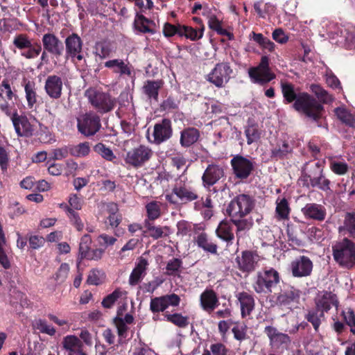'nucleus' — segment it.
Wrapping results in <instances>:
<instances>
[{"mask_svg":"<svg viewBox=\"0 0 355 355\" xmlns=\"http://www.w3.org/2000/svg\"><path fill=\"white\" fill-rule=\"evenodd\" d=\"M305 318L311 323L315 331H317L322 321L324 319V313L315 308V309L309 311Z\"/></svg>","mask_w":355,"mask_h":355,"instance_id":"nucleus-42","label":"nucleus"},{"mask_svg":"<svg viewBox=\"0 0 355 355\" xmlns=\"http://www.w3.org/2000/svg\"><path fill=\"white\" fill-rule=\"evenodd\" d=\"M148 265L149 262L144 257V254L137 259L135 266L129 277L128 282L130 286H136L143 279L146 275Z\"/></svg>","mask_w":355,"mask_h":355,"instance_id":"nucleus-19","label":"nucleus"},{"mask_svg":"<svg viewBox=\"0 0 355 355\" xmlns=\"http://www.w3.org/2000/svg\"><path fill=\"white\" fill-rule=\"evenodd\" d=\"M66 46V55H76L77 53H81L83 49V41L81 38L76 34L72 33L69 35L64 41Z\"/></svg>","mask_w":355,"mask_h":355,"instance_id":"nucleus-30","label":"nucleus"},{"mask_svg":"<svg viewBox=\"0 0 355 355\" xmlns=\"http://www.w3.org/2000/svg\"><path fill=\"white\" fill-rule=\"evenodd\" d=\"M224 176L223 167L216 164H209L205 171L202 180L203 185L209 188L218 182Z\"/></svg>","mask_w":355,"mask_h":355,"instance_id":"nucleus-21","label":"nucleus"},{"mask_svg":"<svg viewBox=\"0 0 355 355\" xmlns=\"http://www.w3.org/2000/svg\"><path fill=\"white\" fill-rule=\"evenodd\" d=\"M309 182L313 187H317L324 191L330 190V181L324 176L323 172L310 179Z\"/></svg>","mask_w":355,"mask_h":355,"instance_id":"nucleus-44","label":"nucleus"},{"mask_svg":"<svg viewBox=\"0 0 355 355\" xmlns=\"http://www.w3.org/2000/svg\"><path fill=\"white\" fill-rule=\"evenodd\" d=\"M292 274L295 277L309 276L313 270V263L305 256H300L291 263Z\"/></svg>","mask_w":355,"mask_h":355,"instance_id":"nucleus-15","label":"nucleus"},{"mask_svg":"<svg viewBox=\"0 0 355 355\" xmlns=\"http://www.w3.org/2000/svg\"><path fill=\"white\" fill-rule=\"evenodd\" d=\"M248 74L251 80L254 83L264 85L275 78L269 67V58L267 56H263L261 62L257 67H251L248 70Z\"/></svg>","mask_w":355,"mask_h":355,"instance_id":"nucleus-6","label":"nucleus"},{"mask_svg":"<svg viewBox=\"0 0 355 355\" xmlns=\"http://www.w3.org/2000/svg\"><path fill=\"white\" fill-rule=\"evenodd\" d=\"M63 348L69 353L73 352L79 348H82V341L76 336L69 335L63 338L62 342Z\"/></svg>","mask_w":355,"mask_h":355,"instance_id":"nucleus-41","label":"nucleus"},{"mask_svg":"<svg viewBox=\"0 0 355 355\" xmlns=\"http://www.w3.org/2000/svg\"><path fill=\"white\" fill-rule=\"evenodd\" d=\"M47 317L50 321L59 326L61 328L62 331L66 332L69 329L70 324L68 320L63 318H59L58 316L52 313H49Z\"/></svg>","mask_w":355,"mask_h":355,"instance_id":"nucleus-61","label":"nucleus"},{"mask_svg":"<svg viewBox=\"0 0 355 355\" xmlns=\"http://www.w3.org/2000/svg\"><path fill=\"white\" fill-rule=\"evenodd\" d=\"M172 132L171 121L164 119L154 125L152 142L155 144H160L169 139L172 136Z\"/></svg>","mask_w":355,"mask_h":355,"instance_id":"nucleus-14","label":"nucleus"},{"mask_svg":"<svg viewBox=\"0 0 355 355\" xmlns=\"http://www.w3.org/2000/svg\"><path fill=\"white\" fill-rule=\"evenodd\" d=\"M69 272V266L66 263H62L55 275V279L58 283H62L67 279Z\"/></svg>","mask_w":355,"mask_h":355,"instance_id":"nucleus-62","label":"nucleus"},{"mask_svg":"<svg viewBox=\"0 0 355 355\" xmlns=\"http://www.w3.org/2000/svg\"><path fill=\"white\" fill-rule=\"evenodd\" d=\"M205 29V28L204 25H202L201 27H199L198 30L191 26H180L179 35L184 36L191 41H196L203 37Z\"/></svg>","mask_w":355,"mask_h":355,"instance_id":"nucleus-37","label":"nucleus"},{"mask_svg":"<svg viewBox=\"0 0 355 355\" xmlns=\"http://www.w3.org/2000/svg\"><path fill=\"white\" fill-rule=\"evenodd\" d=\"M147 218L150 221L159 218L161 216V203L157 201H151L146 205Z\"/></svg>","mask_w":355,"mask_h":355,"instance_id":"nucleus-43","label":"nucleus"},{"mask_svg":"<svg viewBox=\"0 0 355 355\" xmlns=\"http://www.w3.org/2000/svg\"><path fill=\"white\" fill-rule=\"evenodd\" d=\"M134 24L135 29L140 33H148L150 34L155 33V30L154 29V26H155V22L147 19L144 15H137L135 19Z\"/></svg>","mask_w":355,"mask_h":355,"instance_id":"nucleus-32","label":"nucleus"},{"mask_svg":"<svg viewBox=\"0 0 355 355\" xmlns=\"http://www.w3.org/2000/svg\"><path fill=\"white\" fill-rule=\"evenodd\" d=\"M144 226L146 228V231L144 232H148L149 236L154 240L167 236L169 234V228L167 226H156L149 219L144 220Z\"/></svg>","mask_w":355,"mask_h":355,"instance_id":"nucleus-29","label":"nucleus"},{"mask_svg":"<svg viewBox=\"0 0 355 355\" xmlns=\"http://www.w3.org/2000/svg\"><path fill=\"white\" fill-rule=\"evenodd\" d=\"M235 326L232 328L234 337L238 340H243L246 337L247 327L244 323L234 322Z\"/></svg>","mask_w":355,"mask_h":355,"instance_id":"nucleus-60","label":"nucleus"},{"mask_svg":"<svg viewBox=\"0 0 355 355\" xmlns=\"http://www.w3.org/2000/svg\"><path fill=\"white\" fill-rule=\"evenodd\" d=\"M281 87L283 96L288 103L295 101L293 107L296 110L302 112L314 120L320 117L323 107L315 98L306 93H302L297 96L293 85L291 83H282Z\"/></svg>","mask_w":355,"mask_h":355,"instance_id":"nucleus-1","label":"nucleus"},{"mask_svg":"<svg viewBox=\"0 0 355 355\" xmlns=\"http://www.w3.org/2000/svg\"><path fill=\"white\" fill-rule=\"evenodd\" d=\"M94 150L107 161H112L116 158L112 150L102 143L96 144Z\"/></svg>","mask_w":355,"mask_h":355,"instance_id":"nucleus-51","label":"nucleus"},{"mask_svg":"<svg viewBox=\"0 0 355 355\" xmlns=\"http://www.w3.org/2000/svg\"><path fill=\"white\" fill-rule=\"evenodd\" d=\"M302 213L306 219L322 221L325 219L327 211L322 205L308 203L302 209Z\"/></svg>","mask_w":355,"mask_h":355,"instance_id":"nucleus-25","label":"nucleus"},{"mask_svg":"<svg viewBox=\"0 0 355 355\" xmlns=\"http://www.w3.org/2000/svg\"><path fill=\"white\" fill-rule=\"evenodd\" d=\"M200 304L205 311H212L218 305L216 293L211 290L205 291L200 295Z\"/></svg>","mask_w":355,"mask_h":355,"instance_id":"nucleus-31","label":"nucleus"},{"mask_svg":"<svg viewBox=\"0 0 355 355\" xmlns=\"http://www.w3.org/2000/svg\"><path fill=\"white\" fill-rule=\"evenodd\" d=\"M165 317L166 318L167 321L180 328H184L189 324L188 317L183 316L180 313L166 314Z\"/></svg>","mask_w":355,"mask_h":355,"instance_id":"nucleus-50","label":"nucleus"},{"mask_svg":"<svg viewBox=\"0 0 355 355\" xmlns=\"http://www.w3.org/2000/svg\"><path fill=\"white\" fill-rule=\"evenodd\" d=\"M62 78L56 75H51L46 79L44 90L51 98L58 99L62 96Z\"/></svg>","mask_w":355,"mask_h":355,"instance_id":"nucleus-23","label":"nucleus"},{"mask_svg":"<svg viewBox=\"0 0 355 355\" xmlns=\"http://www.w3.org/2000/svg\"><path fill=\"white\" fill-rule=\"evenodd\" d=\"M264 333L269 339L270 346L275 351L282 352L287 349L291 345V340L288 335L280 332L273 326H266Z\"/></svg>","mask_w":355,"mask_h":355,"instance_id":"nucleus-8","label":"nucleus"},{"mask_svg":"<svg viewBox=\"0 0 355 355\" xmlns=\"http://www.w3.org/2000/svg\"><path fill=\"white\" fill-rule=\"evenodd\" d=\"M346 324L350 327L352 333L355 334V313L352 309H347L342 312Z\"/></svg>","mask_w":355,"mask_h":355,"instance_id":"nucleus-59","label":"nucleus"},{"mask_svg":"<svg viewBox=\"0 0 355 355\" xmlns=\"http://www.w3.org/2000/svg\"><path fill=\"white\" fill-rule=\"evenodd\" d=\"M123 291L119 289H116L113 293L106 296L103 302L102 305L107 309L111 308L117 300L123 295Z\"/></svg>","mask_w":355,"mask_h":355,"instance_id":"nucleus-56","label":"nucleus"},{"mask_svg":"<svg viewBox=\"0 0 355 355\" xmlns=\"http://www.w3.org/2000/svg\"><path fill=\"white\" fill-rule=\"evenodd\" d=\"M34 326L40 333L47 334L50 336H54L57 332L56 329L44 319L35 320Z\"/></svg>","mask_w":355,"mask_h":355,"instance_id":"nucleus-46","label":"nucleus"},{"mask_svg":"<svg viewBox=\"0 0 355 355\" xmlns=\"http://www.w3.org/2000/svg\"><path fill=\"white\" fill-rule=\"evenodd\" d=\"M180 302V297L176 294L166 295L151 299L150 309L153 312H162L170 306H177Z\"/></svg>","mask_w":355,"mask_h":355,"instance_id":"nucleus-12","label":"nucleus"},{"mask_svg":"<svg viewBox=\"0 0 355 355\" xmlns=\"http://www.w3.org/2000/svg\"><path fill=\"white\" fill-rule=\"evenodd\" d=\"M162 85L161 80H147L142 87L143 92L149 99L157 101L158 92Z\"/></svg>","mask_w":355,"mask_h":355,"instance_id":"nucleus-35","label":"nucleus"},{"mask_svg":"<svg viewBox=\"0 0 355 355\" xmlns=\"http://www.w3.org/2000/svg\"><path fill=\"white\" fill-rule=\"evenodd\" d=\"M334 260L347 269L355 266V243L348 239H343L333 246Z\"/></svg>","mask_w":355,"mask_h":355,"instance_id":"nucleus-2","label":"nucleus"},{"mask_svg":"<svg viewBox=\"0 0 355 355\" xmlns=\"http://www.w3.org/2000/svg\"><path fill=\"white\" fill-rule=\"evenodd\" d=\"M324 160L306 162L302 168V173L305 181L308 182L310 179L315 177V175L321 174V172L324 171Z\"/></svg>","mask_w":355,"mask_h":355,"instance_id":"nucleus-27","label":"nucleus"},{"mask_svg":"<svg viewBox=\"0 0 355 355\" xmlns=\"http://www.w3.org/2000/svg\"><path fill=\"white\" fill-rule=\"evenodd\" d=\"M337 118L344 124L355 128V115L350 113L345 107L341 106L334 109Z\"/></svg>","mask_w":355,"mask_h":355,"instance_id":"nucleus-38","label":"nucleus"},{"mask_svg":"<svg viewBox=\"0 0 355 355\" xmlns=\"http://www.w3.org/2000/svg\"><path fill=\"white\" fill-rule=\"evenodd\" d=\"M90 151V144L87 141L69 146V154L76 157H86L89 154Z\"/></svg>","mask_w":355,"mask_h":355,"instance_id":"nucleus-39","label":"nucleus"},{"mask_svg":"<svg viewBox=\"0 0 355 355\" xmlns=\"http://www.w3.org/2000/svg\"><path fill=\"white\" fill-rule=\"evenodd\" d=\"M276 217L278 220L287 219L290 213V208L287 200L284 198H278L276 201Z\"/></svg>","mask_w":355,"mask_h":355,"instance_id":"nucleus-40","label":"nucleus"},{"mask_svg":"<svg viewBox=\"0 0 355 355\" xmlns=\"http://www.w3.org/2000/svg\"><path fill=\"white\" fill-rule=\"evenodd\" d=\"M24 87L27 106L29 109L32 110L35 107L37 102L35 83L33 81L25 80Z\"/></svg>","mask_w":355,"mask_h":355,"instance_id":"nucleus-33","label":"nucleus"},{"mask_svg":"<svg viewBox=\"0 0 355 355\" xmlns=\"http://www.w3.org/2000/svg\"><path fill=\"white\" fill-rule=\"evenodd\" d=\"M312 92L315 94L320 101L324 103H328L333 101V97L327 93L322 87L318 85H312L311 86Z\"/></svg>","mask_w":355,"mask_h":355,"instance_id":"nucleus-49","label":"nucleus"},{"mask_svg":"<svg viewBox=\"0 0 355 355\" xmlns=\"http://www.w3.org/2000/svg\"><path fill=\"white\" fill-rule=\"evenodd\" d=\"M245 134L247 137L248 144L257 141L261 137V132L259 127L255 124L249 125L245 130Z\"/></svg>","mask_w":355,"mask_h":355,"instance_id":"nucleus-47","label":"nucleus"},{"mask_svg":"<svg viewBox=\"0 0 355 355\" xmlns=\"http://www.w3.org/2000/svg\"><path fill=\"white\" fill-rule=\"evenodd\" d=\"M182 262L180 259L174 258L170 260L166 267V273L168 275H178L182 267Z\"/></svg>","mask_w":355,"mask_h":355,"instance_id":"nucleus-55","label":"nucleus"},{"mask_svg":"<svg viewBox=\"0 0 355 355\" xmlns=\"http://www.w3.org/2000/svg\"><path fill=\"white\" fill-rule=\"evenodd\" d=\"M69 220V223L73 226L77 231L80 232L84 229V223L78 213L75 211H69V214L67 216Z\"/></svg>","mask_w":355,"mask_h":355,"instance_id":"nucleus-57","label":"nucleus"},{"mask_svg":"<svg viewBox=\"0 0 355 355\" xmlns=\"http://www.w3.org/2000/svg\"><path fill=\"white\" fill-rule=\"evenodd\" d=\"M231 221L236 227V236L237 238V243H239L242 238H243L248 231L253 225V220L251 218L238 217L231 218Z\"/></svg>","mask_w":355,"mask_h":355,"instance_id":"nucleus-28","label":"nucleus"},{"mask_svg":"<svg viewBox=\"0 0 355 355\" xmlns=\"http://www.w3.org/2000/svg\"><path fill=\"white\" fill-rule=\"evenodd\" d=\"M216 233L218 237L227 242L232 241L234 238L232 225L227 220H223L219 223Z\"/></svg>","mask_w":355,"mask_h":355,"instance_id":"nucleus-36","label":"nucleus"},{"mask_svg":"<svg viewBox=\"0 0 355 355\" xmlns=\"http://www.w3.org/2000/svg\"><path fill=\"white\" fill-rule=\"evenodd\" d=\"M85 96L88 98L91 104L101 113L110 112L116 104L115 98L109 94L101 92L94 89H89L85 92Z\"/></svg>","mask_w":355,"mask_h":355,"instance_id":"nucleus-5","label":"nucleus"},{"mask_svg":"<svg viewBox=\"0 0 355 355\" xmlns=\"http://www.w3.org/2000/svg\"><path fill=\"white\" fill-rule=\"evenodd\" d=\"M315 308L322 313L327 312L332 306L338 307V301L335 294L331 292H320L315 298Z\"/></svg>","mask_w":355,"mask_h":355,"instance_id":"nucleus-22","label":"nucleus"},{"mask_svg":"<svg viewBox=\"0 0 355 355\" xmlns=\"http://www.w3.org/2000/svg\"><path fill=\"white\" fill-rule=\"evenodd\" d=\"M198 245L204 250L215 254L217 252V246L216 244L208 240L207 236L205 233L200 234L196 239Z\"/></svg>","mask_w":355,"mask_h":355,"instance_id":"nucleus-45","label":"nucleus"},{"mask_svg":"<svg viewBox=\"0 0 355 355\" xmlns=\"http://www.w3.org/2000/svg\"><path fill=\"white\" fill-rule=\"evenodd\" d=\"M153 155L152 150L144 145H140L129 150L125 156L126 163L135 166H142L146 162L148 161Z\"/></svg>","mask_w":355,"mask_h":355,"instance_id":"nucleus-11","label":"nucleus"},{"mask_svg":"<svg viewBox=\"0 0 355 355\" xmlns=\"http://www.w3.org/2000/svg\"><path fill=\"white\" fill-rule=\"evenodd\" d=\"M69 153V148L53 149L51 151L49 157L48 158L47 163H50L52 161L55 160H62L67 157Z\"/></svg>","mask_w":355,"mask_h":355,"instance_id":"nucleus-58","label":"nucleus"},{"mask_svg":"<svg viewBox=\"0 0 355 355\" xmlns=\"http://www.w3.org/2000/svg\"><path fill=\"white\" fill-rule=\"evenodd\" d=\"M254 206L253 199L248 195L241 194L228 205L227 212L231 218L245 217Z\"/></svg>","mask_w":355,"mask_h":355,"instance_id":"nucleus-4","label":"nucleus"},{"mask_svg":"<svg viewBox=\"0 0 355 355\" xmlns=\"http://www.w3.org/2000/svg\"><path fill=\"white\" fill-rule=\"evenodd\" d=\"M208 26L210 29L215 31L218 35L227 36L229 39L232 38V35L222 27L221 21L217 19L216 15L209 19Z\"/></svg>","mask_w":355,"mask_h":355,"instance_id":"nucleus-48","label":"nucleus"},{"mask_svg":"<svg viewBox=\"0 0 355 355\" xmlns=\"http://www.w3.org/2000/svg\"><path fill=\"white\" fill-rule=\"evenodd\" d=\"M101 127L99 116L93 112L86 113L78 118V131L86 137L95 135Z\"/></svg>","mask_w":355,"mask_h":355,"instance_id":"nucleus-9","label":"nucleus"},{"mask_svg":"<svg viewBox=\"0 0 355 355\" xmlns=\"http://www.w3.org/2000/svg\"><path fill=\"white\" fill-rule=\"evenodd\" d=\"M345 225L352 237L355 239V214L347 213L345 218Z\"/></svg>","mask_w":355,"mask_h":355,"instance_id":"nucleus-63","label":"nucleus"},{"mask_svg":"<svg viewBox=\"0 0 355 355\" xmlns=\"http://www.w3.org/2000/svg\"><path fill=\"white\" fill-rule=\"evenodd\" d=\"M231 165L234 174L240 179L247 178L254 168V165L250 160L240 155H236L232 159Z\"/></svg>","mask_w":355,"mask_h":355,"instance_id":"nucleus-13","label":"nucleus"},{"mask_svg":"<svg viewBox=\"0 0 355 355\" xmlns=\"http://www.w3.org/2000/svg\"><path fill=\"white\" fill-rule=\"evenodd\" d=\"M42 44L44 49L55 56L56 58L60 57L64 51L62 42L53 33H46L43 35Z\"/></svg>","mask_w":355,"mask_h":355,"instance_id":"nucleus-16","label":"nucleus"},{"mask_svg":"<svg viewBox=\"0 0 355 355\" xmlns=\"http://www.w3.org/2000/svg\"><path fill=\"white\" fill-rule=\"evenodd\" d=\"M232 73L228 62H220L207 75V80L217 87H223L229 81Z\"/></svg>","mask_w":355,"mask_h":355,"instance_id":"nucleus-10","label":"nucleus"},{"mask_svg":"<svg viewBox=\"0 0 355 355\" xmlns=\"http://www.w3.org/2000/svg\"><path fill=\"white\" fill-rule=\"evenodd\" d=\"M279 272L274 268L265 269L258 272L253 288L257 293L268 294L272 292V288L279 282Z\"/></svg>","mask_w":355,"mask_h":355,"instance_id":"nucleus-3","label":"nucleus"},{"mask_svg":"<svg viewBox=\"0 0 355 355\" xmlns=\"http://www.w3.org/2000/svg\"><path fill=\"white\" fill-rule=\"evenodd\" d=\"M292 151V148L288 143L283 141L281 146L272 150V157L276 159L283 158Z\"/></svg>","mask_w":355,"mask_h":355,"instance_id":"nucleus-54","label":"nucleus"},{"mask_svg":"<svg viewBox=\"0 0 355 355\" xmlns=\"http://www.w3.org/2000/svg\"><path fill=\"white\" fill-rule=\"evenodd\" d=\"M173 193L178 197L181 203L186 204L198 198L196 189L191 186L184 175H180L176 180L173 188Z\"/></svg>","mask_w":355,"mask_h":355,"instance_id":"nucleus-7","label":"nucleus"},{"mask_svg":"<svg viewBox=\"0 0 355 355\" xmlns=\"http://www.w3.org/2000/svg\"><path fill=\"white\" fill-rule=\"evenodd\" d=\"M11 120L16 133L20 137H30L34 129L25 116L19 115L17 112L13 113Z\"/></svg>","mask_w":355,"mask_h":355,"instance_id":"nucleus-20","label":"nucleus"},{"mask_svg":"<svg viewBox=\"0 0 355 355\" xmlns=\"http://www.w3.org/2000/svg\"><path fill=\"white\" fill-rule=\"evenodd\" d=\"M92 239L89 235L85 234L82 236L79 245V256L83 259L86 254L89 252Z\"/></svg>","mask_w":355,"mask_h":355,"instance_id":"nucleus-53","label":"nucleus"},{"mask_svg":"<svg viewBox=\"0 0 355 355\" xmlns=\"http://www.w3.org/2000/svg\"><path fill=\"white\" fill-rule=\"evenodd\" d=\"M199 131L194 128H188L181 132L180 144L183 147H189L199 139Z\"/></svg>","mask_w":355,"mask_h":355,"instance_id":"nucleus-34","label":"nucleus"},{"mask_svg":"<svg viewBox=\"0 0 355 355\" xmlns=\"http://www.w3.org/2000/svg\"><path fill=\"white\" fill-rule=\"evenodd\" d=\"M331 170L336 175H343L348 171V165L345 162L331 159L329 162Z\"/></svg>","mask_w":355,"mask_h":355,"instance_id":"nucleus-52","label":"nucleus"},{"mask_svg":"<svg viewBox=\"0 0 355 355\" xmlns=\"http://www.w3.org/2000/svg\"><path fill=\"white\" fill-rule=\"evenodd\" d=\"M258 261V255L250 251H244L241 257L238 256L236 258L238 268L247 273L255 270Z\"/></svg>","mask_w":355,"mask_h":355,"instance_id":"nucleus-18","label":"nucleus"},{"mask_svg":"<svg viewBox=\"0 0 355 355\" xmlns=\"http://www.w3.org/2000/svg\"><path fill=\"white\" fill-rule=\"evenodd\" d=\"M104 66L121 77L128 76L132 78L134 76L132 67L127 60L121 59L110 60L105 62Z\"/></svg>","mask_w":355,"mask_h":355,"instance_id":"nucleus-17","label":"nucleus"},{"mask_svg":"<svg viewBox=\"0 0 355 355\" xmlns=\"http://www.w3.org/2000/svg\"><path fill=\"white\" fill-rule=\"evenodd\" d=\"M300 292L294 288H291L279 294L277 304L282 308L292 309L297 303Z\"/></svg>","mask_w":355,"mask_h":355,"instance_id":"nucleus-24","label":"nucleus"},{"mask_svg":"<svg viewBox=\"0 0 355 355\" xmlns=\"http://www.w3.org/2000/svg\"><path fill=\"white\" fill-rule=\"evenodd\" d=\"M28 50L21 53V55L27 59H33L37 58L42 51V46L40 44L33 46L31 44V47L27 48Z\"/></svg>","mask_w":355,"mask_h":355,"instance_id":"nucleus-64","label":"nucleus"},{"mask_svg":"<svg viewBox=\"0 0 355 355\" xmlns=\"http://www.w3.org/2000/svg\"><path fill=\"white\" fill-rule=\"evenodd\" d=\"M236 297L240 303L241 317L245 318L249 316L254 309V297L246 292L239 293Z\"/></svg>","mask_w":355,"mask_h":355,"instance_id":"nucleus-26","label":"nucleus"}]
</instances>
